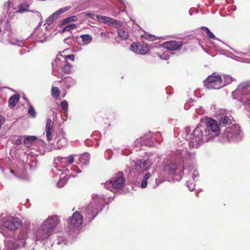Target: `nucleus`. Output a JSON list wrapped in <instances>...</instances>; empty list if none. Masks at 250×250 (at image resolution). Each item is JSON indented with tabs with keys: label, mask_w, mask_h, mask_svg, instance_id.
Wrapping results in <instances>:
<instances>
[{
	"label": "nucleus",
	"mask_w": 250,
	"mask_h": 250,
	"mask_svg": "<svg viewBox=\"0 0 250 250\" xmlns=\"http://www.w3.org/2000/svg\"><path fill=\"white\" fill-rule=\"evenodd\" d=\"M67 144V140L65 138H62L57 142V148L60 149L62 147L65 146Z\"/></svg>",
	"instance_id": "obj_43"
},
{
	"label": "nucleus",
	"mask_w": 250,
	"mask_h": 250,
	"mask_svg": "<svg viewBox=\"0 0 250 250\" xmlns=\"http://www.w3.org/2000/svg\"><path fill=\"white\" fill-rule=\"evenodd\" d=\"M60 15V13L57 10L55 12L53 13L51 15L54 18H55Z\"/></svg>",
	"instance_id": "obj_64"
},
{
	"label": "nucleus",
	"mask_w": 250,
	"mask_h": 250,
	"mask_svg": "<svg viewBox=\"0 0 250 250\" xmlns=\"http://www.w3.org/2000/svg\"><path fill=\"white\" fill-rule=\"evenodd\" d=\"M130 164L133 167V169L137 173H141L149 169L152 165V162L149 159L146 160L138 159L135 161H131Z\"/></svg>",
	"instance_id": "obj_10"
},
{
	"label": "nucleus",
	"mask_w": 250,
	"mask_h": 250,
	"mask_svg": "<svg viewBox=\"0 0 250 250\" xmlns=\"http://www.w3.org/2000/svg\"><path fill=\"white\" fill-rule=\"evenodd\" d=\"M2 223L3 226L9 230L17 229L22 224L21 221L19 218L13 216L5 218Z\"/></svg>",
	"instance_id": "obj_12"
},
{
	"label": "nucleus",
	"mask_w": 250,
	"mask_h": 250,
	"mask_svg": "<svg viewBox=\"0 0 250 250\" xmlns=\"http://www.w3.org/2000/svg\"><path fill=\"white\" fill-rule=\"evenodd\" d=\"M54 18L52 15H50L45 21V23L48 25H51L53 21Z\"/></svg>",
	"instance_id": "obj_50"
},
{
	"label": "nucleus",
	"mask_w": 250,
	"mask_h": 250,
	"mask_svg": "<svg viewBox=\"0 0 250 250\" xmlns=\"http://www.w3.org/2000/svg\"><path fill=\"white\" fill-rule=\"evenodd\" d=\"M57 244L58 245H65L67 243V240L65 236L62 235V234H58L57 236Z\"/></svg>",
	"instance_id": "obj_37"
},
{
	"label": "nucleus",
	"mask_w": 250,
	"mask_h": 250,
	"mask_svg": "<svg viewBox=\"0 0 250 250\" xmlns=\"http://www.w3.org/2000/svg\"><path fill=\"white\" fill-rule=\"evenodd\" d=\"M30 4L27 2H23L19 4L17 6V10L15 11L17 13H23L29 11Z\"/></svg>",
	"instance_id": "obj_26"
},
{
	"label": "nucleus",
	"mask_w": 250,
	"mask_h": 250,
	"mask_svg": "<svg viewBox=\"0 0 250 250\" xmlns=\"http://www.w3.org/2000/svg\"><path fill=\"white\" fill-rule=\"evenodd\" d=\"M183 45V42L181 41H170L164 42L162 46L164 48L167 49L170 52L175 50H180Z\"/></svg>",
	"instance_id": "obj_16"
},
{
	"label": "nucleus",
	"mask_w": 250,
	"mask_h": 250,
	"mask_svg": "<svg viewBox=\"0 0 250 250\" xmlns=\"http://www.w3.org/2000/svg\"><path fill=\"white\" fill-rule=\"evenodd\" d=\"M60 220L59 217L56 215H51L49 216L43 223V227L48 229L52 233L60 223Z\"/></svg>",
	"instance_id": "obj_15"
},
{
	"label": "nucleus",
	"mask_w": 250,
	"mask_h": 250,
	"mask_svg": "<svg viewBox=\"0 0 250 250\" xmlns=\"http://www.w3.org/2000/svg\"><path fill=\"white\" fill-rule=\"evenodd\" d=\"M85 16L93 20H95V17L96 18V16L94 14L90 12H85Z\"/></svg>",
	"instance_id": "obj_48"
},
{
	"label": "nucleus",
	"mask_w": 250,
	"mask_h": 250,
	"mask_svg": "<svg viewBox=\"0 0 250 250\" xmlns=\"http://www.w3.org/2000/svg\"><path fill=\"white\" fill-rule=\"evenodd\" d=\"M188 175L189 177H191L193 180H195L199 177L198 172L196 170H194L193 172L189 171Z\"/></svg>",
	"instance_id": "obj_44"
},
{
	"label": "nucleus",
	"mask_w": 250,
	"mask_h": 250,
	"mask_svg": "<svg viewBox=\"0 0 250 250\" xmlns=\"http://www.w3.org/2000/svg\"><path fill=\"white\" fill-rule=\"evenodd\" d=\"M174 54L173 52H170L167 50L164 52L162 54L158 55V56L162 60H167L169 58L170 55H174Z\"/></svg>",
	"instance_id": "obj_38"
},
{
	"label": "nucleus",
	"mask_w": 250,
	"mask_h": 250,
	"mask_svg": "<svg viewBox=\"0 0 250 250\" xmlns=\"http://www.w3.org/2000/svg\"><path fill=\"white\" fill-rule=\"evenodd\" d=\"M16 137L17 138L15 140V144L17 145H20L22 144L23 143V139L24 138V136H18Z\"/></svg>",
	"instance_id": "obj_46"
},
{
	"label": "nucleus",
	"mask_w": 250,
	"mask_h": 250,
	"mask_svg": "<svg viewBox=\"0 0 250 250\" xmlns=\"http://www.w3.org/2000/svg\"><path fill=\"white\" fill-rule=\"evenodd\" d=\"M70 6H69V7H64L60 8L58 11L60 13V14H61L62 13H63L67 11V10L70 9Z\"/></svg>",
	"instance_id": "obj_53"
},
{
	"label": "nucleus",
	"mask_w": 250,
	"mask_h": 250,
	"mask_svg": "<svg viewBox=\"0 0 250 250\" xmlns=\"http://www.w3.org/2000/svg\"><path fill=\"white\" fill-rule=\"evenodd\" d=\"M28 114L32 118L35 117L36 115L35 110H28Z\"/></svg>",
	"instance_id": "obj_58"
},
{
	"label": "nucleus",
	"mask_w": 250,
	"mask_h": 250,
	"mask_svg": "<svg viewBox=\"0 0 250 250\" xmlns=\"http://www.w3.org/2000/svg\"><path fill=\"white\" fill-rule=\"evenodd\" d=\"M238 101L245 107L250 108V92L246 97H240Z\"/></svg>",
	"instance_id": "obj_31"
},
{
	"label": "nucleus",
	"mask_w": 250,
	"mask_h": 250,
	"mask_svg": "<svg viewBox=\"0 0 250 250\" xmlns=\"http://www.w3.org/2000/svg\"><path fill=\"white\" fill-rule=\"evenodd\" d=\"M16 176L23 180H29V177L24 170H22L21 174H18Z\"/></svg>",
	"instance_id": "obj_45"
},
{
	"label": "nucleus",
	"mask_w": 250,
	"mask_h": 250,
	"mask_svg": "<svg viewBox=\"0 0 250 250\" xmlns=\"http://www.w3.org/2000/svg\"><path fill=\"white\" fill-rule=\"evenodd\" d=\"M180 136L188 143L190 148H197L203 144L211 141L206 132L205 127L198 125L190 132V127H186Z\"/></svg>",
	"instance_id": "obj_2"
},
{
	"label": "nucleus",
	"mask_w": 250,
	"mask_h": 250,
	"mask_svg": "<svg viewBox=\"0 0 250 250\" xmlns=\"http://www.w3.org/2000/svg\"><path fill=\"white\" fill-rule=\"evenodd\" d=\"M52 74L55 75V74H53L55 71H57L58 69L61 67L62 63L60 58H56L55 60L52 62Z\"/></svg>",
	"instance_id": "obj_30"
},
{
	"label": "nucleus",
	"mask_w": 250,
	"mask_h": 250,
	"mask_svg": "<svg viewBox=\"0 0 250 250\" xmlns=\"http://www.w3.org/2000/svg\"><path fill=\"white\" fill-rule=\"evenodd\" d=\"M24 99L26 102L27 105H28V109H34V107L32 106V105L31 104L29 100L25 98V97H23Z\"/></svg>",
	"instance_id": "obj_57"
},
{
	"label": "nucleus",
	"mask_w": 250,
	"mask_h": 250,
	"mask_svg": "<svg viewBox=\"0 0 250 250\" xmlns=\"http://www.w3.org/2000/svg\"><path fill=\"white\" fill-rule=\"evenodd\" d=\"M161 136V134L159 132L155 133L149 132L142 136L143 144L144 146H154L155 142L160 143L162 141Z\"/></svg>",
	"instance_id": "obj_8"
},
{
	"label": "nucleus",
	"mask_w": 250,
	"mask_h": 250,
	"mask_svg": "<svg viewBox=\"0 0 250 250\" xmlns=\"http://www.w3.org/2000/svg\"><path fill=\"white\" fill-rule=\"evenodd\" d=\"M130 50L137 54L146 55L149 49L146 43L140 42L132 43L130 45Z\"/></svg>",
	"instance_id": "obj_14"
},
{
	"label": "nucleus",
	"mask_w": 250,
	"mask_h": 250,
	"mask_svg": "<svg viewBox=\"0 0 250 250\" xmlns=\"http://www.w3.org/2000/svg\"><path fill=\"white\" fill-rule=\"evenodd\" d=\"M56 169L58 171H62V172L60 174V179L57 183V186L59 188H62L65 184L69 178V175L67 173H69V171L68 169H61L58 168L57 167H56Z\"/></svg>",
	"instance_id": "obj_21"
},
{
	"label": "nucleus",
	"mask_w": 250,
	"mask_h": 250,
	"mask_svg": "<svg viewBox=\"0 0 250 250\" xmlns=\"http://www.w3.org/2000/svg\"><path fill=\"white\" fill-rule=\"evenodd\" d=\"M112 154V152L110 149H107L105 151L104 155L105 157H106V159L107 160H109L111 157Z\"/></svg>",
	"instance_id": "obj_49"
},
{
	"label": "nucleus",
	"mask_w": 250,
	"mask_h": 250,
	"mask_svg": "<svg viewBox=\"0 0 250 250\" xmlns=\"http://www.w3.org/2000/svg\"><path fill=\"white\" fill-rule=\"evenodd\" d=\"M52 232L48 229L43 227V225L40 226L38 229L34 232V236L36 241H43L47 239L51 235Z\"/></svg>",
	"instance_id": "obj_13"
},
{
	"label": "nucleus",
	"mask_w": 250,
	"mask_h": 250,
	"mask_svg": "<svg viewBox=\"0 0 250 250\" xmlns=\"http://www.w3.org/2000/svg\"><path fill=\"white\" fill-rule=\"evenodd\" d=\"M10 2L9 1H8L4 3V4L3 5V7L6 10H8L10 8Z\"/></svg>",
	"instance_id": "obj_60"
},
{
	"label": "nucleus",
	"mask_w": 250,
	"mask_h": 250,
	"mask_svg": "<svg viewBox=\"0 0 250 250\" xmlns=\"http://www.w3.org/2000/svg\"><path fill=\"white\" fill-rule=\"evenodd\" d=\"M72 68V65L66 62L65 64L63 66L62 68V71L65 74H70Z\"/></svg>",
	"instance_id": "obj_39"
},
{
	"label": "nucleus",
	"mask_w": 250,
	"mask_h": 250,
	"mask_svg": "<svg viewBox=\"0 0 250 250\" xmlns=\"http://www.w3.org/2000/svg\"><path fill=\"white\" fill-rule=\"evenodd\" d=\"M119 0V4H121L122 5L121 6V7L122 8H125V3L124 1L123 0Z\"/></svg>",
	"instance_id": "obj_62"
},
{
	"label": "nucleus",
	"mask_w": 250,
	"mask_h": 250,
	"mask_svg": "<svg viewBox=\"0 0 250 250\" xmlns=\"http://www.w3.org/2000/svg\"><path fill=\"white\" fill-rule=\"evenodd\" d=\"M96 19L100 22L112 25L115 28H117L120 25V22L118 21L108 17L96 15Z\"/></svg>",
	"instance_id": "obj_18"
},
{
	"label": "nucleus",
	"mask_w": 250,
	"mask_h": 250,
	"mask_svg": "<svg viewBox=\"0 0 250 250\" xmlns=\"http://www.w3.org/2000/svg\"><path fill=\"white\" fill-rule=\"evenodd\" d=\"M187 186L190 191H193L194 189L195 184L190 180H188L187 182Z\"/></svg>",
	"instance_id": "obj_47"
},
{
	"label": "nucleus",
	"mask_w": 250,
	"mask_h": 250,
	"mask_svg": "<svg viewBox=\"0 0 250 250\" xmlns=\"http://www.w3.org/2000/svg\"><path fill=\"white\" fill-rule=\"evenodd\" d=\"M200 28L206 33L207 36L208 34V33L210 31L208 28L205 26H201Z\"/></svg>",
	"instance_id": "obj_59"
},
{
	"label": "nucleus",
	"mask_w": 250,
	"mask_h": 250,
	"mask_svg": "<svg viewBox=\"0 0 250 250\" xmlns=\"http://www.w3.org/2000/svg\"><path fill=\"white\" fill-rule=\"evenodd\" d=\"M45 133L47 141L52 140L54 136L53 123L50 119H48L46 121Z\"/></svg>",
	"instance_id": "obj_22"
},
{
	"label": "nucleus",
	"mask_w": 250,
	"mask_h": 250,
	"mask_svg": "<svg viewBox=\"0 0 250 250\" xmlns=\"http://www.w3.org/2000/svg\"><path fill=\"white\" fill-rule=\"evenodd\" d=\"M67 110H58V112L55 113L54 112H53L54 115V119L58 120L59 118H61L62 122H63L67 119Z\"/></svg>",
	"instance_id": "obj_25"
},
{
	"label": "nucleus",
	"mask_w": 250,
	"mask_h": 250,
	"mask_svg": "<svg viewBox=\"0 0 250 250\" xmlns=\"http://www.w3.org/2000/svg\"><path fill=\"white\" fill-rule=\"evenodd\" d=\"M60 94V91L58 87L53 86L51 88V94L54 98H57Z\"/></svg>",
	"instance_id": "obj_41"
},
{
	"label": "nucleus",
	"mask_w": 250,
	"mask_h": 250,
	"mask_svg": "<svg viewBox=\"0 0 250 250\" xmlns=\"http://www.w3.org/2000/svg\"><path fill=\"white\" fill-rule=\"evenodd\" d=\"M67 232L75 233L81 228L83 221L82 215L78 211L75 212L71 216L67 219Z\"/></svg>",
	"instance_id": "obj_6"
},
{
	"label": "nucleus",
	"mask_w": 250,
	"mask_h": 250,
	"mask_svg": "<svg viewBox=\"0 0 250 250\" xmlns=\"http://www.w3.org/2000/svg\"><path fill=\"white\" fill-rule=\"evenodd\" d=\"M149 175V172H147L145 173L140 185L141 188H145L147 187V186L148 184V177Z\"/></svg>",
	"instance_id": "obj_35"
},
{
	"label": "nucleus",
	"mask_w": 250,
	"mask_h": 250,
	"mask_svg": "<svg viewBox=\"0 0 250 250\" xmlns=\"http://www.w3.org/2000/svg\"><path fill=\"white\" fill-rule=\"evenodd\" d=\"M25 240L24 239H22L21 241L19 243H16L15 242L13 241L6 240L4 242V250H16L18 246L21 245V244L22 246H24V244H25Z\"/></svg>",
	"instance_id": "obj_23"
},
{
	"label": "nucleus",
	"mask_w": 250,
	"mask_h": 250,
	"mask_svg": "<svg viewBox=\"0 0 250 250\" xmlns=\"http://www.w3.org/2000/svg\"><path fill=\"white\" fill-rule=\"evenodd\" d=\"M105 200L103 195L93 194L92 200L88 206L83 208V211L86 218L91 221L98 214V212L104 207Z\"/></svg>",
	"instance_id": "obj_3"
},
{
	"label": "nucleus",
	"mask_w": 250,
	"mask_h": 250,
	"mask_svg": "<svg viewBox=\"0 0 250 250\" xmlns=\"http://www.w3.org/2000/svg\"><path fill=\"white\" fill-rule=\"evenodd\" d=\"M201 120L206 125V132L207 134L209 135V138L211 141L213 140L215 137H217L220 132V125L218 122L214 119L208 117H204Z\"/></svg>",
	"instance_id": "obj_4"
},
{
	"label": "nucleus",
	"mask_w": 250,
	"mask_h": 250,
	"mask_svg": "<svg viewBox=\"0 0 250 250\" xmlns=\"http://www.w3.org/2000/svg\"><path fill=\"white\" fill-rule=\"evenodd\" d=\"M70 6H69V7H64L60 8L58 11L60 13V14H61L62 13H63L67 11V10L70 9Z\"/></svg>",
	"instance_id": "obj_54"
},
{
	"label": "nucleus",
	"mask_w": 250,
	"mask_h": 250,
	"mask_svg": "<svg viewBox=\"0 0 250 250\" xmlns=\"http://www.w3.org/2000/svg\"><path fill=\"white\" fill-rule=\"evenodd\" d=\"M20 98V96L18 94L13 95L9 99V105L11 107H14Z\"/></svg>",
	"instance_id": "obj_29"
},
{
	"label": "nucleus",
	"mask_w": 250,
	"mask_h": 250,
	"mask_svg": "<svg viewBox=\"0 0 250 250\" xmlns=\"http://www.w3.org/2000/svg\"><path fill=\"white\" fill-rule=\"evenodd\" d=\"M250 82H244L240 84L237 88L232 92V96L234 99H239L243 95H247L250 92Z\"/></svg>",
	"instance_id": "obj_11"
},
{
	"label": "nucleus",
	"mask_w": 250,
	"mask_h": 250,
	"mask_svg": "<svg viewBox=\"0 0 250 250\" xmlns=\"http://www.w3.org/2000/svg\"><path fill=\"white\" fill-rule=\"evenodd\" d=\"M74 155H69L67 157H57L55 158L54 161L56 165L60 164L62 167H64L70 165L74 162Z\"/></svg>",
	"instance_id": "obj_19"
},
{
	"label": "nucleus",
	"mask_w": 250,
	"mask_h": 250,
	"mask_svg": "<svg viewBox=\"0 0 250 250\" xmlns=\"http://www.w3.org/2000/svg\"><path fill=\"white\" fill-rule=\"evenodd\" d=\"M125 180L123 177V173L119 172L117 177L105 183L104 187L111 191H113L115 189L121 188L125 185Z\"/></svg>",
	"instance_id": "obj_9"
},
{
	"label": "nucleus",
	"mask_w": 250,
	"mask_h": 250,
	"mask_svg": "<svg viewBox=\"0 0 250 250\" xmlns=\"http://www.w3.org/2000/svg\"><path fill=\"white\" fill-rule=\"evenodd\" d=\"M118 35L122 40H125L128 37V32L122 28L118 29Z\"/></svg>",
	"instance_id": "obj_33"
},
{
	"label": "nucleus",
	"mask_w": 250,
	"mask_h": 250,
	"mask_svg": "<svg viewBox=\"0 0 250 250\" xmlns=\"http://www.w3.org/2000/svg\"><path fill=\"white\" fill-rule=\"evenodd\" d=\"M90 155L88 153H84L80 155L79 158V164L82 166H87L89 162Z\"/></svg>",
	"instance_id": "obj_27"
},
{
	"label": "nucleus",
	"mask_w": 250,
	"mask_h": 250,
	"mask_svg": "<svg viewBox=\"0 0 250 250\" xmlns=\"http://www.w3.org/2000/svg\"><path fill=\"white\" fill-rule=\"evenodd\" d=\"M223 87L227 84L230 83L233 80V78L229 75H224L222 77Z\"/></svg>",
	"instance_id": "obj_32"
},
{
	"label": "nucleus",
	"mask_w": 250,
	"mask_h": 250,
	"mask_svg": "<svg viewBox=\"0 0 250 250\" xmlns=\"http://www.w3.org/2000/svg\"><path fill=\"white\" fill-rule=\"evenodd\" d=\"M196 155L194 152H190L187 148L177 149L170 152L167 157L166 164L163 169L160 171L156 169L148 171V185L152 188H156L165 181L167 176L177 177L176 180H180L184 170L190 167L194 168Z\"/></svg>",
	"instance_id": "obj_1"
},
{
	"label": "nucleus",
	"mask_w": 250,
	"mask_h": 250,
	"mask_svg": "<svg viewBox=\"0 0 250 250\" xmlns=\"http://www.w3.org/2000/svg\"><path fill=\"white\" fill-rule=\"evenodd\" d=\"M192 105H191L188 102V103H186L185 106H184V109H188V108H191L192 107Z\"/></svg>",
	"instance_id": "obj_61"
},
{
	"label": "nucleus",
	"mask_w": 250,
	"mask_h": 250,
	"mask_svg": "<svg viewBox=\"0 0 250 250\" xmlns=\"http://www.w3.org/2000/svg\"><path fill=\"white\" fill-rule=\"evenodd\" d=\"M80 38L82 39V42H84L85 44H88L92 41V37L89 34L82 35Z\"/></svg>",
	"instance_id": "obj_36"
},
{
	"label": "nucleus",
	"mask_w": 250,
	"mask_h": 250,
	"mask_svg": "<svg viewBox=\"0 0 250 250\" xmlns=\"http://www.w3.org/2000/svg\"><path fill=\"white\" fill-rule=\"evenodd\" d=\"M38 138L34 136H24L23 143L25 147L32 148L35 146L38 141Z\"/></svg>",
	"instance_id": "obj_24"
},
{
	"label": "nucleus",
	"mask_w": 250,
	"mask_h": 250,
	"mask_svg": "<svg viewBox=\"0 0 250 250\" xmlns=\"http://www.w3.org/2000/svg\"><path fill=\"white\" fill-rule=\"evenodd\" d=\"M134 149L136 151H138L142 149V146H144L142 137L135 140L134 143Z\"/></svg>",
	"instance_id": "obj_34"
},
{
	"label": "nucleus",
	"mask_w": 250,
	"mask_h": 250,
	"mask_svg": "<svg viewBox=\"0 0 250 250\" xmlns=\"http://www.w3.org/2000/svg\"><path fill=\"white\" fill-rule=\"evenodd\" d=\"M78 18L76 16H72L68 18H67L63 20L62 22V25L66 24L71 21H77Z\"/></svg>",
	"instance_id": "obj_40"
},
{
	"label": "nucleus",
	"mask_w": 250,
	"mask_h": 250,
	"mask_svg": "<svg viewBox=\"0 0 250 250\" xmlns=\"http://www.w3.org/2000/svg\"><path fill=\"white\" fill-rule=\"evenodd\" d=\"M155 37L153 35H152L151 34H145V36H144V38L146 39V40H150V41H153L154 40V38Z\"/></svg>",
	"instance_id": "obj_55"
},
{
	"label": "nucleus",
	"mask_w": 250,
	"mask_h": 250,
	"mask_svg": "<svg viewBox=\"0 0 250 250\" xmlns=\"http://www.w3.org/2000/svg\"><path fill=\"white\" fill-rule=\"evenodd\" d=\"M76 27V24L74 23L68 24L62 29L61 32L64 33L66 31H69L72 29L75 28Z\"/></svg>",
	"instance_id": "obj_42"
},
{
	"label": "nucleus",
	"mask_w": 250,
	"mask_h": 250,
	"mask_svg": "<svg viewBox=\"0 0 250 250\" xmlns=\"http://www.w3.org/2000/svg\"><path fill=\"white\" fill-rule=\"evenodd\" d=\"M61 106L62 109H68V103L66 101H63L61 103Z\"/></svg>",
	"instance_id": "obj_52"
},
{
	"label": "nucleus",
	"mask_w": 250,
	"mask_h": 250,
	"mask_svg": "<svg viewBox=\"0 0 250 250\" xmlns=\"http://www.w3.org/2000/svg\"><path fill=\"white\" fill-rule=\"evenodd\" d=\"M204 83L208 89H219L223 87L222 76L215 73L208 76Z\"/></svg>",
	"instance_id": "obj_7"
},
{
	"label": "nucleus",
	"mask_w": 250,
	"mask_h": 250,
	"mask_svg": "<svg viewBox=\"0 0 250 250\" xmlns=\"http://www.w3.org/2000/svg\"><path fill=\"white\" fill-rule=\"evenodd\" d=\"M64 58L65 60L69 59L72 61H74V59H75V56L73 54L68 55L64 56Z\"/></svg>",
	"instance_id": "obj_56"
},
{
	"label": "nucleus",
	"mask_w": 250,
	"mask_h": 250,
	"mask_svg": "<svg viewBox=\"0 0 250 250\" xmlns=\"http://www.w3.org/2000/svg\"><path fill=\"white\" fill-rule=\"evenodd\" d=\"M207 37L209 39H212V40H218L219 41H220L217 38H216L214 35L213 34V33L212 32H211V31H210L209 33H208V35L207 36Z\"/></svg>",
	"instance_id": "obj_51"
},
{
	"label": "nucleus",
	"mask_w": 250,
	"mask_h": 250,
	"mask_svg": "<svg viewBox=\"0 0 250 250\" xmlns=\"http://www.w3.org/2000/svg\"><path fill=\"white\" fill-rule=\"evenodd\" d=\"M233 118L231 117L227 116H222L220 119V126H227L232 123Z\"/></svg>",
	"instance_id": "obj_28"
},
{
	"label": "nucleus",
	"mask_w": 250,
	"mask_h": 250,
	"mask_svg": "<svg viewBox=\"0 0 250 250\" xmlns=\"http://www.w3.org/2000/svg\"><path fill=\"white\" fill-rule=\"evenodd\" d=\"M62 84V87L63 89H68L77 83V81L74 78L71 77H66L62 79L59 82Z\"/></svg>",
	"instance_id": "obj_20"
},
{
	"label": "nucleus",
	"mask_w": 250,
	"mask_h": 250,
	"mask_svg": "<svg viewBox=\"0 0 250 250\" xmlns=\"http://www.w3.org/2000/svg\"><path fill=\"white\" fill-rule=\"evenodd\" d=\"M223 136L225 141L229 142L239 141L242 139L243 137L240 127L237 125H233L227 127Z\"/></svg>",
	"instance_id": "obj_5"
},
{
	"label": "nucleus",
	"mask_w": 250,
	"mask_h": 250,
	"mask_svg": "<svg viewBox=\"0 0 250 250\" xmlns=\"http://www.w3.org/2000/svg\"><path fill=\"white\" fill-rule=\"evenodd\" d=\"M216 108H217V105L215 103H213L210 104V109H215ZM217 108H218V107H217Z\"/></svg>",
	"instance_id": "obj_63"
},
{
	"label": "nucleus",
	"mask_w": 250,
	"mask_h": 250,
	"mask_svg": "<svg viewBox=\"0 0 250 250\" xmlns=\"http://www.w3.org/2000/svg\"><path fill=\"white\" fill-rule=\"evenodd\" d=\"M234 52L238 56H236L238 61L250 63V47L245 51L242 52L238 50H234Z\"/></svg>",
	"instance_id": "obj_17"
}]
</instances>
